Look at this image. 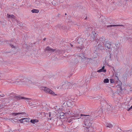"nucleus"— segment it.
<instances>
[{
    "label": "nucleus",
    "instance_id": "obj_23",
    "mask_svg": "<svg viewBox=\"0 0 132 132\" xmlns=\"http://www.w3.org/2000/svg\"><path fill=\"white\" fill-rule=\"evenodd\" d=\"M97 71L98 72H106V70H103V69H101L98 70Z\"/></svg>",
    "mask_w": 132,
    "mask_h": 132
},
{
    "label": "nucleus",
    "instance_id": "obj_34",
    "mask_svg": "<svg viewBox=\"0 0 132 132\" xmlns=\"http://www.w3.org/2000/svg\"><path fill=\"white\" fill-rule=\"evenodd\" d=\"M71 119L72 120H75V119H76L75 118V117H74V116H73L71 117Z\"/></svg>",
    "mask_w": 132,
    "mask_h": 132
},
{
    "label": "nucleus",
    "instance_id": "obj_11",
    "mask_svg": "<svg viewBox=\"0 0 132 132\" xmlns=\"http://www.w3.org/2000/svg\"><path fill=\"white\" fill-rule=\"evenodd\" d=\"M106 102V103L107 104V105L106 106L107 110L108 111H110L111 110V108L110 105L108 104V103L107 102Z\"/></svg>",
    "mask_w": 132,
    "mask_h": 132
},
{
    "label": "nucleus",
    "instance_id": "obj_54",
    "mask_svg": "<svg viewBox=\"0 0 132 132\" xmlns=\"http://www.w3.org/2000/svg\"><path fill=\"white\" fill-rule=\"evenodd\" d=\"M2 95H3L2 96H1L2 97H4V94H3Z\"/></svg>",
    "mask_w": 132,
    "mask_h": 132
},
{
    "label": "nucleus",
    "instance_id": "obj_2",
    "mask_svg": "<svg viewBox=\"0 0 132 132\" xmlns=\"http://www.w3.org/2000/svg\"><path fill=\"white\" fill-rule=\"evenodd\" d=\"M84 121V123L85 125L87 126L86 127L87 128V130L90 132H91L92 131L91 130V129H92V128L90 127L91 126V123L89 120V119H87L86 118V117Z\"/></svg>",
    "mask_w": 132,
    "mask_h": 132
},
{
    "label": "nucleus",
    "instance_id": "obj_24",
    "mask_svg": "<svg viewBox=\"0 0 132 132\" xmlns=\"http://www.w3.org/2000/svg\"><path fill=\"white\" fill-rule=\"evenodd\" d=\"M103 82L104 83H108L109 82V79L108 78H106L104 80Z\"/></svg>",
    "mask_w": 132,
    "mask_h": 132
},
{
    "label": "nucleus",
    "instance_id": "obj_35",
    "mask_svg": "<svg viewBox=\"0 0 132 132\" xmlns=\"http://www.w3.org/2000/svg\"><path fill=\"white\" fill-rule=\"evenodd\" d=\"M102 109H100L98 112L100 113H102Z\"/></svg>",
    "mask_w": 132,
    "mask_h": 132
},
{
    "label": "nucleus",
    "instance_id": "obj_17",
    "mask_svg": "<svg viewBox=\"0 0 132 132\" xmlns=\"http://www.w3.org/2000/svg\"><path fill=\"white\" fill-rule=\"evenodd\" d=\"M25 112H23L21 113H12V114L14 116H16L18 114H25Z\"/></svg>",
    "mask_w": 132,
    "mask_h": 132
},
{
    "label": "nucleus",
    "instance_id": "obj_12",
    "mask_svg": "<svg viewBox=\"0 0 132 132\" xmlns=\"http://www.w3.org/2000/svg\"><path fill=\"white\" fill-rule=\"evenodd\" d=\"M86 30L89 32L91 31L92 33L93 32V28L90 27H88L86 28Z\"/></svg>",
    "mask_w": 132,
    "mask_h": 132
},
{
    "label": "nucleus",
    "instance_id": "obj_48",
    "mask_svg": "<svg viewBox=\"0 0 132 132\" xmlns=\"http://www.w3.org/2000/svg\"><path fill=\"white\" fill-rule=\"evenodd\" d=\"M27 119H26L25 120H24L23 121L24 122H27L28 121V119L26 118Z\"/></svg>",
    "mask_w": 132,
    "mask_h": 132
},
{
    "label": "nucleus",
    "instance_id": "obj_61",
    "mask_svg": "<svg viewBox=\"0 0 132 132\" xmlns=\"http://www.w3.org/2000/svg\"><path fill=\"white\" fill-rule=\"evenodd\" d=\"M18 79H19V78H18V79H16L15 80H16V81H17V80H18Z\"/></svg>",
    "mask_w": 132,
    "mask_h": 132
},
{
    "label": "nucleus",
    "instance_id": "obj_63",
    "mask_svg": "<svg viewBox=\"0 0 132 132\" xmlns=\"http://www.w3.org/2000/svg\"><path fill=\"white\" fill-rule=\"evenodd\" d=\"M12 94H10V96H11V97H12V95H11Z\"/></svg>",
    "mask_w": 132,
    "mask_h": 132
},
{
    "label": "nucleus",
    "instance_id": "obj_22",
    "mask_svg": "<svg viewBox=\"0 0 132 132\" xmlns=\"http://www.w3.org/2000/svg\"><path fill=\"white\" fill-rule=\"evenodd\" d=\"M67 104L68 106L69 107H70L71 106L72 103L69 101H68V102L67 103Z\"/></svg>",
    "mask_w": 132,
    "mask_h": 132
},
{
    "label": "nucleus",
    "instance_id": "obj_47",
    "mask_svg": "<svg viewBox=\"0 0 132 132\" xmlns=\"http://www.w3.org/2000/svg\"><path fill=\"white\" fill-rule=\"evenodd\" d=\"M118 44H115V45L117 47H119V46H118Z\"/></svg>",
    "mask_w": 132,
    "mask_h": 132
},
{
    "label": "nucleus",
    "instance_id": "obj_53",
    "mask_svg": "<svg viewBox=\"0 0 132 132\" xmlns=\"http://www.w3.org/2000/svg\"><path fill=\"white\" fill-rule=\"evenodd\" d=\"M45 117H48V115H46V114H45Z\"/></svg>",
    "mask_w": 132,
    "mask_h": 132
},
{
    "label": "nucleus",
    "instance_id": "obj_19",
    "mask_svg": "<svg viewBox=\"0 0 132 132\" xmlns=\"http://www.w3.org/2000/svg\"><path fill=\"white\" fill-rule=\"evenodd\" d=\"M76 48L77 49L76 50V51L77 52L80 51L83 48L82 47H80L79 46H76Z\"/></svg>",
    "mask_w": 132,
    "mask_h": 132
},
{
    "label": "nucleus",
    "instance_id": "obj_30",
    "mask_svg": "<svg viewBox=\"0 0 132 132\" xmlns=\"http://www.w3.org/2000/svg\"><path fill=\"white\" fill-rule=\"evenodd\" d=\"M118 83V84H117V85H116V86H117L118 85H119V84H118L119 83V85H120V84L121 85V84H122V83L121 82V84H120V82L119 81H116V82H114V83L115 84H117V82Z\"/></svg>",
    "mask_w": 132,
    "mask_h": 132
},
{
    "label": "nucleus",
    "instance_id": "obj_52",
    "mask_svg": "<svg viewBox=\"0 0 132 132\" xmlns=\"http://www.w3.org/2000/svg\"><path fill=\"white\" fill-rule=\"evenodd\" d=\"M68 22H72V21L71 20H69V21H68Z\"/></svg>",
    "mask_w": 132,
    "mask_h": 132
},
{
    "label": "nucleus",
    "instance_id": "obj_62",
    "mask_svg": "<svg viewBox=\"0 0 132 132\" xmlns=\"http://www.w3.org/2000/svg\"><path fill=\"white\" fill-rule=\"evenodd\" d=\"M12 94H10V96H11V97H12V95H11Z\"/></svg>",
    "mask_w": 132,
    "mask_h": 132
},
{
    "label": "nucleus",
    "instance_id": "obj_1",
    "mask_svg": "<svg viewBox=\"0 0 132 132\" xmlns=\"http://www.w3.org/2000/svg\"><path fill=\"white\" fill-rule=\"evenodd\" d=\"M86 57L84 56V54L83 53H81L80 54L76 55L72 59L73 62L75 64H77L78 62L81 59V60H85L86 59Z\"/></svg>",
    "mask_w": 132,
    "mask_h": 132
},
{
    "label": "nucleus",
    "instance_id": "obj_50",
    "mask_svg": "<svg viewBox=\"0 0 132 132\" xmlns=\"http://www.w3.org/2000/svg\"><path fill=\"white\" fill-rule=\"evenodd\" d=\"M104 67H105L104 66H103L102 68H101L102 69H103V70H105V69H104Z\"/></svg>",
    "mask_w": 132,
    "mask_h": 132
},
{
    "label": "nucleus",
    "instance_id": "obj_29",
    "mask_svg": "<svg viewBox=\"0 0 132 132\" xmlns=\"http://www.w3.org/2000/svg\"><path fill=\"white\" fill-rule=\"evenodd\" d=\"M55 52H57L58 53L60 54V52H63V51L61 50H55Z\"/></svg>",
    "mask_w": 132,
    "mask_h": 132
},
{
    "label": "nucleus",
    "instance_id": "obj_60",
    "mask_svg": "<svg viewBox=\"0 0 132 132\" xmlns=\"http://www.w3.org/2000/svg\"><path fill=\"white\" fill-rule=\"evenodd\" d=\"M31 103H29V105H30V106H31Z\"/></svg>",
    "mask_w": 132,
    "mask_h": 132
},
{
    "label": "nucleus",
    "instance_id": "obj_43",
    "mask_svg": "<svg viewBox=\"0 0 132 132\" xmlns=\"http://www.w3.org/2000/svg\"><path fill=\"white\" fill-rule=\"evenodd\" d=\"M132 109V105L129 109H127V110L128 111H129L131 109Z\"/></svg>",
    "mask_w": 132,
    "mask_h": 132
},
{
    "label": "nucleus",
    "instance_id": "obj_4",
    "mask_svg": "<svg viewBox=\"0 0 132 132\" xmlns=\"http://www.w3.org/2000/svg\"><path fill=\"white\" fill-rule=\"evenodd\" d=\"M71 85V83L68 82L67 81H66L62 85L61 87L63 89H66L69 88L70 86Z\"/></svg>",
    "mask_w": 132,
    "mask_h": 132
},
{
    "label": "nucleus",
    "instance_id": "obj_20",
    "mask_svg": "<svg viewBox=\"0 0 132 132\" xmlns=\"http://www.w3.org/2000/svg\"><path fill=\"white\" fill-rule=\"evenodd\" d=\"M31 11L33 13H38L39 12V10L36 9L32 10H31Z\"/></svg>",
    "mask_w": 132,
    "mask_h": 132
},
{
    "label": "nucleus",
    "instance_id": "obj_25",
    "mask_svg": "<svg viewBox=\"0 0 132 132\" xmlns=\"http://www.w3.org/2000/svg\"><path fill=\"white\" fill-rule=\"evenodd\" d=\"M18 25L20 27H21L23 25L22 23L19 22H17Z\"/></svg>",
    "mask_w": 132,
    "mask_h": 132
},
{
    "label": "nucleus",
    "instance_id": "obj_16",
    "mask_svg": "<svg viewBox=\"0 0 132 132\" xmlns=\"http://www.w3.org/2000/svg\"><path fill=\"white\" fill-rule=\"evenodd\" d=\"M106 126L107 127H109L110 128H111L113 127V125L111 123H107L106 124Z\"/></svg>",
    "mask_w": 132,
    "mask_h": 132
},
{
    "label": "nucleus",
    "instance_id": "obj_42",
    "mask_svg": "<svg viewBox=\"0 0 132 132\" xmlns=\"http://www.w3.org/2000/svg\"><path fill=\"white\" fill-rule=\"evenodd\" d=\"M68 113L69 114H72V112H71L70 111H68Z\"/></svg>",
    "mask_w": 132,
    "mask_h": 132
},
{
    "label": "nucleus",
    "instance_id": "obj_27",
    "mask_svg": "<svg viewBox=\"0 0 132 132\" xmlns=\"http://www.w3.org/2000/svg\"><path fill=\"white\" fill-rule=\"evenodd\" d=\"M58 26L60 29H63V26H61V25H58Z\"/></svg>",
    "mask_w": 132,
    "mask_h": 132
},
{
    "label": "nucleus",
    "instance_id": "obj_40",
    "mask_svg": "<svg viewBox=\"0 0 132 132\" xmlns=\"http://www.w3.org/2000/svg\"><path fill=\"white\" fill-rule=\"evenodd\" d=\"M100 88L99 86H98L96 87V89H97V90H100Z\"/></svg>",
    "mask_w": 132,
    "mask_h": 132
},
{
    "label": "nucleus",
    "instance_id": "obj_45",
    "mask_svg": "<svg viewBox=\"0 0 132 132\" xmlns=\"http://www.w3.org/2000/svg\"><path fill=\"white\" fill-rule=\"evenodd\" d=\"M46 115H48V117H50L51 115V114L49 112L48 113H46Z\"/></svg>",
    "mask_w": 132,
    "mask_h": 132
},
{
    "label": "nucleus",
    "instance_id": "obj_64",
    "mask_svg": "<svg viewBox=\"0 0 132 132\" xmlns=\"http://www.w3.org/2000/svg\"><path fill=\"white\" fill-rule=\"evenodd\" d=\"M63 52H60V54H61Z\"/></svg>",
    "mask_w": 132,
    "mask_h": 132
},
{
    "label": "nucleus",
    "instance_id": "obj_37",
    "mask_svg": "<svg viewBox=\"0 0 132 132\" xmlns=\"http://www.w3.org/2000/svg\"><path fill=\"white\" fill-rule=\"evenodd\" d=\"M26 99H25V100H26V101L27 102H28V101L30 100H31V98H26Z\"/></svg>",
    "mask_w": 132,
    "mask_h": 132
},
{
    "label": "nucleus",
    "instance_id": "obj_58",
    "mask_svg": "<svg viewBox=\"0 0 132 132\" xmlns=\"http://www.w3.org/2000/svg\"><path fill=\"white\" fill-rule=\"evenodd\" d=\"M70 45L71 47H73V45H72L70 44Z\"/></svg>",
    "mask_w": 132,
    "mask_h": 132
},
{
    "label": "nucleus",
    "instance_id": "obj_26",
    "mask_svg": "<svg viewBox=\"0 0 132 132\" xmlns=\"http://www.w3.org/2000/svg\"><path fill=\"white\" fill-rule=\"evenodd\" d=\"M26 119H27L26 118H23L21 119H20L19 120V121H20V123H23V122H24L23 120H25Z\"/></svg>",
    "mask_w": 132,
    "mask_h": 132
},
{
    "label": "nucleus",
    "instance_id": "obj_39",
    "mask_svg": "<svg viewBox=\"0 0 132 132\" xmlns=\"http://www.w3.org/2000/svg\"><path fill=\"white\" fill-rule=\"evenodd\" d=\"M67 29V27L66 26H63V29L64 30H65Z\"/></svg>",
    "mask_w": 132,
    "mask_h": 132
},
{
    "label": "nucleus",
    "instance_id": "obj_15",
    "mask_svg": "<svg viewBox=\"0 0 132 132\" xmlns=\"http://www.w3.org/2000/svg\"><path fill=\"white\" fill-rule=\"evenodd\" d=\"M8 40H3L1 39L0 40V44H5V43H6L8 42Z\"/></svg>",
    "mask_w": 132,
    "mask_h": 132
},
{
    "label": "nucleus",
    "instance_id": "obj_18",
    "mask_svg": "<svg viewBox=\"0 0 132 132\" xmlns=\"http://www.w3.org/2000/svg\"><path fill=\"white\" fill-rule=\"evenodd\" d=\"M38 120L36 119H31L30 120V122L34 124L35 122H38Z\"/></svg>",
    "mask_w": 132,
    "mask_h": 132
},
{
    "label": "nucleus",
    "instance_id": "obj_7",
    "mask_svg": "<svg viewBox=\"0 0 132 132\" xmlns=\"http://www.w3.org/2000/svg\"><path fill=\"white\" fill-rule=\"evenodd\" d=\"M55 50V49H54L50 48L49 46L47 47L45 49V51H48L49 52H53Z\"/></svg>",
    "mask_w": 132,
    "mask_h": 132
},
{
    "label": "nucleus",
    "instance_id": "obj_13",
    "mask_svg": "<svg viewBox=\"0 0 132 132\" xmlns=\"http://www.w3.org/2000/svg\"><path fill=\"white\" fill-rule=\"evenodd\" d=\"M119 26H122L123 27L124 26L122 25H108L107 26V28H108L109 27H118Z\"/></svg>",
    "mask_w": 132,
    "mask_h": 132
},
{
    "label": "nucleus",
    "instance_id": "obj_9",
    "mask_svg": "<svg viewBox=\"0 0 132 132\" xmlns=\"http://www.w3.org/2000/svg\"><path fill=\"white\" fill-rule=\"evenodd\" d=\"M97 48H96V50L100 49L101 50H103L104 48V47L102 46L100 44H99L97 46Z\"/></svg>",
    "mask_w": 132,
    "mask_h": 132
},
{
    "label": "nucleus",
    "instance_id": "obj_28",
    "mask_svg": "<svg viewBox=\"0 0 132 132\" xmlns=\"http://www.w3.org/2000/svg\"><path fill=\"white\" fill-rule=\"evenodd\" d=\"M0 79H3L4 78V75L2 73L0 74Z\"/></svg>",
    "mask_w": 132,
    "mask_h": 132
},
{
    "label": "nucleus",
    "instance_id": "obj_6",
    "mask_svg": "<svg viewBox=\"0 0 132 132\" xmlns=\"http://www.w3.org/2000/svg\"><path fill=\"white\" fill-rule=\"evenodd\" d=\"M84 40V39L82 38L78 37L77 39V41L78 43L81 44L83 43Z\"/></svg>",
    "mask_w": 132,
    "mask_h": 132
},
{
    "label": "nucleus",
    "instance_id": "obj_5",
    "mask_svg": "<svg viewBox=\"0 0 132 132\" xmlns=\"http://www.w3.org/2000/svg\"><path fill=\"white\" fill-rule=\"evenodd\" d=\"M85 116V115L82 114H75L74 117H75L76 119H78L81 118V117L82 116Z\"/></svg>",
    "mask_w": 132,
    "mask_h": 132
},
{
    "label": "nucleus",
    "instance_id": "obj_10",
    "mask_svg": "<svg viewBox=\"0 0 132 132\" xmlns=\"http://www.w3.org/2000/svg\"><path fill=\"white\" fill-rule=\"evenodd\" d=\"M14 98L17 100H20V99H26V97L21 96H15Z\"/></svg>",
    "mask_w": 132,
    "mask_h": 132
},
{
    "label": "nucleus",
    "instance_id": "obj_51",
    "mask_svg": "<svg viewBox=\"0 0 132 132\" xmlns=\"http://www.w3.org/2000/svg\"><path fill=\"white\" fill-rule=\"evenodd\" d=\"M109 54H110V55L109 56V58L110 59L111 58V54L110 53H109Z\"/></svg>",
    "mask_w": 132,
    "mask_h": 132
},
{
    "label": "nucleus",
    "instance_id": "obj_44",
    "mask_svg": "<svg viewBox=\"0 0 132 132\" xmlns=\"http://www.w3.org/2000/svg\"><path fill=\"white\" fill-rule=\"evenodd\" d=\"M7 16L8 18H11V15L9 14H7Z\"/></svg>",
    "mask_w": 132,
    "mask_h": 132
},
{
    "label": "nucleus",
    "instance_id": "obj_57",
    "mask_svg": "<svg viewBox=\"0 0 132 132\" xmlns=\"http://www.w3.org/2000/svg\"><path fill=\"white\" fill-rule=\"evenodd\" d=\"M46 38H44L43 39V40H46Z\"/></svg>",
    "mask_w": 132,
    "mask_h": 132
},
{
    "label": "nucleus",
    "instance_id": "obj_49",
    "mask_svg": "<svg viewBox=\"0 0 132 132\" xmlns=\"http://www.w3.org/2000/svg\"><path fill=\"white\" fill-rule=\"evenodd\" d=\"M103 38H100V40L101 41H102V42H103Z\"/></svg>",
    "mask_w": 132,
    "mask_h": 132
},
{
    "label": "nucleus",
    "instance_id": "obj_36",
    "mask_svg": "<svg viewBox=\"0 0 132 132\" xmlns=\"http://www.w3.org/2000/svg\"><path fill=\"white\" fill-rule=\"evenodd\" d=\"M110 80L111 83H113L114 82L113 80V79H111Z\"/></svg>",
    "mask_w": 132,
    "mask_h": 132
},
{
    "label": "nucleus",
    "instance_id": "obj_3",
    "mask_svg": "<svg viewBox=\"0 0 132 132\" xmlns=\"http://www.w3.org/2000/svg\"><path fill=\"white\" fill-rule=\"evenodd\" d=\"M42 89L45 91L46 93H48L53 96L57 95V94H55L54 92L52 90H51L49 88H47V87H42Z\"/></svg>",
    "mask_w": 132,
    "mask_h": 132
},
{
    "label": "nucleus",
    "instance_id": "obj_32",
    "mask_svg": "<svg viewBox=\"0 0 132 132\" xmlns=\"http://www.w3.org/2000/svg\"><path fill=\"white\" fill-rule=\"evenodd\" d=\"M103 43L104 45V44H107L108 42L106 40H103Z\"/></svg>",
    "mask_w": 132,
    "mask_h": 132
},
{
    "label": "nucleus",
    "instance_id": "obj_46",
    "mask_svg": "<svg viewBox=\"0 0 132 132\" xmlns=\"http://www.w3.org/2000/svg\"><path fill=\"white\" fill-rule=\"evenodd\" d=\"M0 108H4L3 106V104H1L0 105Z\"/></svg>",
    "mask_w": 132,
    "mask_h": 132
},
{
    "label": "nucleus",
    "instance_id": "obj_8",
    "mask_svg": "<svg viewBox=\"0 0 132 132\" xmlns=\"http://www.w3.org/2000/svg\"><path fill=\"white\" fill-rule=\"evenodd\" d=\"M85 116H89L88 117H86V118L87 119H89V120L90 122L93 120L94 119V117L92 116L89 115H85Z\"/></svg>",
    "mask_w": 132,
    "mask_h": 132
},
{
    "label": "nucleus",
    "instance_id": "obj_31",
    "mask_svg": "<svg viewBox=\"0 0 132 132\" xmlns=\"http://www.w3.org/2000/svg\"><path fill=\"white\" fill-rule=\"evenodd\" d=\"M10 46L12 48H15V46L13 45V44H10Z\"/></svg>",
    "mask_w": 132,
    "mask_h": 132
},
{
    "label": "nucleus",
    "instance_id": "obj_38",
    "mask_svg": "<svg viewBox=\"0 0 132 132\" xmlns=\"http://www.w3.org/2000/svg\"><path fill=\"white\" fill-rule=\"evenodd\" d=\"M35 3L37 4V6H39V4H40V2H36Z\"/></svg>",
    "mask_w": 132,
    "mask_h": 132
},
{
    "label": "nucleus",
    "instance_id": "obj_59",
    "mask_svg": "<svg viewBox=\"0 0 132 132\" xmlns=\"http://www.w3.org/2000/svg\"><path fill=\"white\" fill-rule=\"evenodd\" d=\"M60 15V14H58V15H57V16L58 17H59V16Z\"/></svg>",
    "mask_w": 132,
    "mask_h": 132
},
{
    "label": "nucleus",
    "instance_id": "obj_33",
    "mask_svg": "<svg viewBox=\"0 0 132 132\" xmlns=\"http://www.w3.org/2000/svg\"><path fill=\"white\" fill-rule=\"evenodd\" d=\"M94 32L93 33H93H92V34H93V35L92 36H91V37H92V38L93 40H95V38H94L95 35H94Z\"/></svg>",
    "mask_w": 132,
    "mask_h": 132
},
{
    "label": "nucleus",
    "instance_id": "obj_56",
    "mask_svg": "<svg viewBox=\"0 0 132 132\" xmlns=\"http://www.w3.org/2000/svg\"><path fill=\"white\" fill-rule=\"evenodd\" d=\"M20 82V81H15L14 82L15 83L16 82Z\"/></svg>",
    "mask_w": 132,
    "mask_h": 132
},
{
    "label": "nucleus",
    "instance_id": "obj_55",
    "mask_svg": "<svg viewBox=\"0 0 132 132\" xmlns=\"http://www.w3.org/2000/svg\"><path fill=\"white\" fill-rule=\"evenodd\" d=\"M45 114V113L44 112H42L41 113V114Z\"/></svg>",
    "mask_w": 132,
    "mask_h": 132
},
{
    "label": "nucleus",
    "instance_id": "obj_14",
    "mask_svg": "<svg viewBox=\"0 0 132 132\" xmlns=\"http://www.w3.org/2000/svg\"><path fill=\"white\" fill-rule=\"evenodd\" d=\"M111 45V44L110 43H109L107 44H104V45L105 47H106L108 49H110V46Z\"/></svg>",
    "mask_w": 132,
    "mask_h": 132
},
{
    "label": "nucleus",
    "instance_id": "obj_41",
    "mask_svg": "<svg viewBox=\"0 0 132 132\" xmlns=\"http://www.w3.org/2000/svg\"><path fill=\"white\" fill-rule=\"evenodd\" d=\"M15 18V16H14V15H11V18L14 19Z\"/></svg>",
    "mask_w": 132,
    "mask_h": 132
},
{
    "label": "nucleus",
    "instance_id": "obj_21",
    "mask_svg": "<svg viewBox=\"0 0 132 132\" xmlns=\"http://www.w3.org/2000/svg\"><path fill=\"white\" fill-rule=\"evenodd\" d=\"M24 81L25 82H28L30 84H31L32 83V81L29 80V79H28L26 78L24 79Z\"/></svg>",
    "mask_w": 132,
    "mask_h": 132
}]
</instances>
